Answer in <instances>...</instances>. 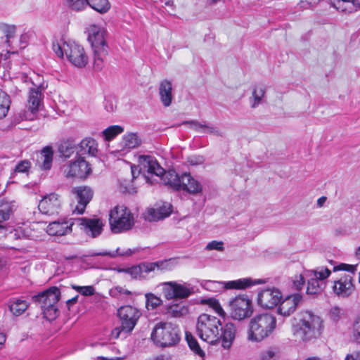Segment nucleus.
<instances>
[{
	"label": "nucleus",
	"mask_w": 360,
	"mask_h": 360,
	"mask_svg": "<svg viewBox=\"0 0 360 360\" xmlns=\"http://www.w3.org/2000/svg\"><path fill=\"white\" fill-rule=\"evenodd\" d=\"M196 330L198 336L210 345L219 342L225 349H229L236 338V328L232 323L222 326L220 320L207 314H202L198 318Z\"/></svg>",
	"instance_id": "nucleus-1"
},
{
	"label": "nucleus",
	"mask_w": 360,
	"mask_h": 360,
	"mask_svg": "<svg viewBox=\"0 0 360 360\" xmlns=\"http://www.w3.org/2000/svg\"><path fill=\"white\" fill-rule=\"evenodd\" d=\"M299 321L292 325L294 337L303 342L319 338L323 330L321 319L309 311H302Z\"/></svg>",
	"instance_id": "nucleus-2"
},
{
	"label": "nucleus",
	"mask_w": 360,
	"mask_h": 360,
	"mask_svg": "<svg viewBox=\"0 0 360 360\" xmlns=\"http://www.w3.org/2000/svg\"><path fill=\"white\" fill-rule=\"evenodd\" d=\"M276 328V319L270 313H261L250 319L247 331L248 340L259 342L269 337Z\"/></svg>",
	"instance_id": "nucleus-3"
},
{
	"label": "nucleus",
	"mask_w": 360,
	"mask_h": 360,
	"mask_svg": "<svg viewBox=\"0 0 360 360\" xmlns=\"http://www.w3.org/2000/svg\"><path fill=\"white\" fill-rule=\"evenodd\" d=\"M107 31L100 26L91 25L88 28V40L94 53V68L101 70L104 67L108 54V44L106 41Z\"/></svg>",
	"instance_id": "nucleus-4"
},
{
	"label": "nucleus",
	"mask_w": 360,
	"mask_h": 360,
	"mask_svg": "<svg viewBox=\"0 0 360 360\" xmlns=\"http://www.w3.org/2000/svg\"><path fill=\"white\" fill-rule=\"evenodd\" d=\"M139 162L147 170L148 173L160 177L165 185L169 186L175 190H181V176H179L174 170L166 172L154 157L140 155Z\"/></svg>",
	"instance_id": "nucleus-5"
},
{
	"label": "nucleus",
	"mask_w": 360,
	"mask_h": 360,
	"mask_svg": "<svg viewBox=\"0 0 360 360\" xmlns=\"http://www.w3.org/2000/svg\"><path fill=\"white\" fill-rule=\"evenodd\" d=\"M344 271L347 273L340 274V278L334 281L333 291L340 297H348L354 291V276L356 271V266L340 263L333 268V271Z\"/></svg>",
	"instance_id": "nucleus-6"
},
{
	"label": "nucleus",
	"mask_w": 360,
	"mask_h": 360,
	"mask_svg": "<svg viewBox=\"0 0 360 360\" xmlns=\"http://www.w3.org/2000/svg\"><path fill=\"white\" fill-rule=\"evenodd\" d=\"M52 49L59 58L66 56L69 61L76 67H85L88 63V57L84 48L75 42L53 41Z\"/></svg>",
	"instance_id": "nucleus-7"
},
{
	"label": "nucleus",
	"mask_w": 360,
	"mask_h": 360,
	"mask_svg": "<svg viewBox=\"0 0 360 360\" xmlns=\"http://www.w3.org/2000/svg\"><path fill=\"white\" fill-rule=\"evenodd\" d=\"M60 297V289L56 286H52L33 296L32 300L39 305L44 318L49 321H53L58 316L59 313L57 303Z\"/></svg>",
	"instance_id": "nucleus-8"
},
{
	"label": "nucleus",
	"mask_w": 360,
	"mask_h": 360,
	"mask_svg": "<svg viewBox=\"0 0 360 360\" xmlns=\"http://www.w3.org/2000/svg\"><path fill=\"white\" fill-rule=\"evenodd\" d=\"M151 339L161 347L172 346L180 340V330L177 325L172 323L159 322L151 333Z\"/></svg>",
	"instance_id": "nucleus-9"
},
{
	"label": "nucleus",
	"mask_w": 360,
	"mask_h": 360,
	"mask_svg": "<svg viewBox=\"0 0 360 360\" xmlns=\"http://www.w3.org/2000/svg\"><path fill=\"white\" fill-rule=\"evenodd\" d=\"M117 315L121 320V326L112 330L111 336L115 339L125 338L133 330L141 313L136 308L127 305L117 310Z\"/></svg>",
	"instance_id": "nucleus-10"
},
{
	"label": "nucleus",
	"mask_w": 360,
	"mask_h": 360,
	"mask_svg": "<svg viewBox=\"0 0 360 360\" xmlns=\"http://www.w3.org/2000/svg\"><path fill=\"white\" fill-rule=\"evenodd\" d=\"M109 224L113 233H120L132 229L135 219L134 214L125 206H115L110 212Z\"/></svg>",
	"instance_id": "nucleus-11"
},
{
	"label": "nucleus",
	"mask_w": 360,
	"mask_h": 360,
	"mask_svg": "<svg viewBox=\"0 0 360 360\" xmlns=\"http://www.w3.org/2000/svg\"><path fill=\"white\" fill-rule=\"evenodd\" d=\"M62 172L67 179H85L91 172L90 165L83 157L75 156L62 166Z\"/></svg>",
	"instance_id": "nucleus-12"
},
{
	"label": "nucleus",
	"mask_w": 360,
	"mask_h": 360,
	"mask_svg": "<svg viewBox=\"0 0 360 360\" xmlns=\"http://www.w3.org/2000/svg\"><path fill=\"white\" fill-rule=\"evenodd\" d=\"M164 297L168 300L186 299L193 293V288L190 283L176 281L163 282L160 284Z\"/></svg>",
	"instance_id": "nucleus-13"
},
{
	"label": "nucleus",
	"mask_w": 360,
	"mask_h": 360,
	"mask_svg": "<svg viewBox=\"0 0 360 360\" xmlns=\"http://www.w3.org/2000/svg\"><path fill=\"white\" fill-rule=\"evenodd\" d=\"M231 316L233 319L243 320L250 317L252 312V302L247 295H239L229 302Z\"/></svg>",
	"instance_id": "nucleus-14"
},
{
	"label": "nucleus",
	"mask_w": 360,
	"mask_h": 360,
	"mask_svg": "<svg viewBox=\"0 0 360 360\" xmlns=\"http://www.w3.org/2000/svg\"><path fill=\"white\" fill-rule=\"evenodd\" d=\"M43 88L41 86H35L34 88H31L29 91L28 101H27V108L30 111L29 116H27L25 112L22 116V119L25 120H33L34 113H36L39 109L40 105L42 103L43 101V94H42Z\"/></svg>",
	"instance_id": "nucleus-15"
},
{
	"label": "nucleus",
	"mask_w": 360,
	"mask_h": 360,
	"mask_svg": "<svg viewBox=\"0 0 360 360\" xmlns=\"http://www.w3.org/2000/svg\"><path fill=\"white\" fill-rule=\"evenodd\" d=\"M72 193L75 195L77 200V205L74 212H77V214H83L87 204L93 197L92 189L86 186H77L72 189Z\"/></svg>",
	"instance_id": "nucleus-16"
},
{
	"label": "nucleus",
	"mask_w": 360,
	"mask_h": 360,
	"mask_svg": "<svg viewBox=\"0 0 360 360\" xmlns=\"http://www.w3.org/2000/svg\"><path fill=\"white\" fill-rule=\"evenodd\" d=\"M259 283V281H253L251 278H248L228 282L206 281L203 285V287L209 290H212V288L216 285H224V287L226 289H245Z\"/></svg>",
	"instance_id": "nucleus-17"
},
{
	"label": "nucleus",
	"mask_w": 360,
	"mask_h": 360,
	"mask_svg": "<svg viewBox=\"0 0 360 360\" xmlns=\"http://www.w3.org/2000/svg\"><path fill=\"white\" fill-rule=\"evenodd\" d=\"M281 293L276 289H264L259 292L257 298L258 304L265 309H271L281 300Z\"/></svg>",
	"instance_id": "nucleus-18"
},
{
	"label": "nucleus",
	"mask_w": 360,
	"mask_h": 360,
	"mask_svg": "<svg viewBox=\"0 0 360 360\" xmlns=\"http://www.w3.org/2000/svg\"><path fill=\"white\" fill-rule=\"evenodd\" d=\"M75 219H60L52 221L46 227V233L50 236H65L72 232Z\"/></svg>",
	"instance_id": "nucleus-19"
},
{
	"label": "nucleus",
	"mask_w": 360,
	"mask_h": 360,
	"mask_svg": "<svg viewBox=\"0 0 360 360\" xmlns=\"http://www.w3.org/2000/svg\"><path fill=\"white\" fill-rule=\"evenodd\" d=\"M75 221L80 226L81 229L93 238L97 237L102 232L103 224L100 219L79 218Z\"/></svg>",
	"instance_id": "nucleus-20"
},
{
	"label": "nucleus",
	"mask_w": 360,
	"mask_h": 360,
	"mask_svg": "<svg viewBox=\"0 0 360 360\" xmlns=\"http://www.w3.org/2000/svg\"><path fill=\"white\" fill-rule=\"evenodd\" d=\"M60 202L56 193H51L40 200L38 208L44 214L53 215L58 212Z\"/></svg>",
	"instance_id": "nucleus-21"
},
{
	"label": "nucleus",
	"mask_w": 360,
	"mask_h": 360,
	"mask_svg": "<svg viewBox=\"0 0 360 360\" xmlns=\"http://www.w3.org/2000/svg\"><path fill=\"white\" fill-rule=\"evenodd\" d=\"M301 300L302 296L297 293L287 297L280 303L278 308V312L284 316H290L295 311Z\"/></svg>",
	"instance_id": "nucleus-22"
},
{
	"label": "nucleus",
	"mask_w": 360,
	"mask_h": 360,
	"mask_svg": "<svg viewBox=\"0 0 360 360\" xmlns=\"http://www.w3.org/2000/svg\"><path fill=\"white\" fill-rule=\"evenodd\" d=\"M182 124L188 125L189 127L197 132L210 134L217 136H222V132L216 126L207 124L206 122H200L196 120L184 121Z\"/></svg>",
	"instance_id": "nucleus-23"
},
{
	"label": "nucleus",
	"mask_w": 360,
	"mask_h": 360,
	"mask_svg": "<svg viewBox=\"0 0 360 360\" xmlns=\"http://www.w3.org/2000/svg\"><path fill=\"white\" fill-rule=\"evenodd\" d=\"M77 146V156L79 157H82L86 154L96 156L98 152V144L92 138H85Z\"/></svg>",
	"instance_id": "nucleus-24"
},
{
	"label": "nucleus",
	"mask_w": 360,
	"mask_h": 360,
	"mask_svg": "<svg viewBox=\"0 0 360 360\" xmlns=\"http://www.w3.org/2000/svg\"><path fill=\"white\" fill-rule=\"evenodd\" d=\"M129 274L131 278L135 279H145L148 274L151 273L150 262H143L138 265L122 270Z\"/></svg>",
	"instance_id": "nucleus-25"
},
{
	"label": "nucleus",
	"mask_w": 360,
	"mask_h": 360,
	"mask_svg": "<svg viewBox=\"0 0 360 360\" xmlns=\"http://www.w3.org/2000/svg\"><path fill=\"white\" fill-rule=\"evenodd\" d=\"M159 96L160 101L165 107L172 104L173 100L172 84L167 79H163L159 85Z\"/></svg>",
	"instance_id": "nucleus-26"
},
{
	"label": "nucleus",
	"mask_w": 360,
	"mask_h": 360,
	"mask_svg": "<svg viewBox=\"0 0 360 360\" xmlns=\"http://www.w3.org/2000/svg\"><path fill=\"white\" fill-rule=\"evenodd\" d=\"M328 2L337 11L345 13L354 12L359 7V4L356 0H329Z\"/></svg>",
	"instance_id": "nucleus-27"
},
{
	"label": "nucleus",
	"mask_w": 360,
	"mask_h": 360,
	"mask_svg": "<svg viewBox=\"0 0 360 360\" xmlns=\"http://www.w3.org/2000/svg\"><path fill=\"white\" fill-rule=\"evenodd\" d=\"M181 189L190 193L197 194L201 193L202 186L190 174L184 173L181 175Z\"/></svg>",
	"instance_id": "nucleus-28"
},
{
	"label": "nucleus",
	"mask_w": 360,
	"mask_h": 360,
	"mask_svg": "<svg viewBox=\"0 0 360 360\" xmlns=\"http://www.w3.org/2000/svg\"><path fill=\"white\" fill-rule=\"evenodd\" d=\"M53 150L51 146L44 147L37 158V162L39 167L44 170H49L52 167Z\"/></svg>",
	"instance_id": "nucleus-29"
},
{
	"label": "nucleus",
	"mask_w": 360,
	"mask_h": 360,
	"mask_svg": "<svg viewBox=\"0 0 360 360\" xmlns=\"http://www.w3.org/2000/svg\"><path fill=\"white\" fill-rule=\"evenodd\" d=\"M178 265L177 258H169L167 259L158 260L150 262L151 272L155 270L160 271H167L173 270Z\"/></svg>",
	"instance_id": "nucleus-30"
},
{
	"label": "nucleus",
	"mask_w": 360,
	"mask_h": 360,
	"mask_svg": "<svg viewBox=\"0 0 360 360\" xmlns=\"http://www.w3.org/2000/svg\"><path fill=\"white\" fill-rule=\"evenodd\" d=\"M28 303L26 300L20 298H11L8 302L10 311L16 316L22 314L27 309Z\"/></svg>",
	"instance_id": "nucleus-31"
},
{
	"label": "nucleus",
	"mask_w": 360,
	"mask_h": 360,
	"mask_svg": "<svg viewBox=\"0 0 360 360\" xmlns=\"http://www.w3.org/2000/svg\"><path fill=\"white\" fill-rule=\"evenodd\" d=\"M171 212V205L160 207L158 209H150L146 219L148 221H158L168 217Z\"/></svg>",
	"instance_id": "nucleus-32"
},
{
	"label": "nucleus",
	"mask_w": 360,
	"mask_h": 360,
	"mask_svg": "<svg viewBox=\"0 0 360 360\" xmlns=\"http://www.w3.org/2000/svg\"><path fill=\"white\" fill-rule=\"evenodd\" d=\"M77 143L73 139L63 141L58 147V152L63 158H69L75 153H77Z\"/></svg>",
	"instance_id": "nucleus-33"
},
{
	"label": "nucleus",
	"mask_w": 360,
	"mask_h": 360,
	"mask_svg": "<svg viewBox=\"0 0 360 360\" xmlns=\"http://www.w3.org/2000/svg\"><path fill=\"white\" fill-rule=\"evenodd\" d=\"M305 276L307 281V294L315 295L323 290L326 287L325 281H321L316 278H313L311 276Z\"/></svg>",
	"instance_id": "nucleus-34"
},
{
	"label": "nucleus",
	"mask_w": 360,
	"mask_h": 360,
	"mask_svg": "<svg viewBox=\"0 0 360 360\" xmlns=\"http://www.w3.org/2000/svg\"><path fill=\"white\" fill-rule=\"evenodd\" d=\"M141 140L136 133H129L123 136L122 146L126 149H133L139 146Z\"/></svg>",
	"instance_id": "nucleus-35"
},
{
	"label": "nucleus",
	"mask_w": 360,
	"mask_h": 360,
	"mask_svg": "<svg viewBox=\"0 0 360 360\" xmlns=\"http://www.w3.org/2000/svg\"><path fill=\"white\" fill-rule=\"evenodd\" d=\"M330 274L331 270L325 266H318L315 269L305 271V276L316 278L323 281H325Z\"/></svg>",
	"instance_id": "nucleus-36"
},
{
	"label": "nucleus",
	"mask_w": 360,
	"mask_h": 360,
	"mask_svg": "<svg viewBox=\"0 0 360 360\" xmlns=\"http://www.w3.org/2000/svg\"><path fill=\"white\" fill-rule=\"evenodd\" d=\"M166 313L172 317H181L188 313V308L183 304H174L167 307Z\"/></svg>",
	"instance_id": "nucleus-37"
},
{
	"label": "nucleus",
	"mask_w": 360,
	"mask_h": 360,
	"mask_svg": "<svg viewBox=\"0 0 360 360\" xmlns=\"http://www.w3.org/2000/svg\"><path fill=\"white\" fill-rule=\"evenodd\" d=\"M265 94V90L262 86H255L252 90V96L250 98L252 108H256L262 103Z\"/></svg>",
	"instance_id": "nucleus-38"
},
{
	"label": "nucleus",
	"mask_w": 360,
	"mask_h": 360,
	"mask_svg": "<svg viewBox=\"0 0 360 360\" xmlns=\"http://www.w3.org/2000/svg\"><path fill=\"white\" fill-rule=\"evenodd\" d=\"M100 13H105L110 8L108 0H88V5Z\"/></svg>",
	"instance_id": "nucleus-39"
},
{
	"label": "nucleus",
	"mask_w": 360,
	"mask_h": 360,
	"mask_svg": "<svg viewBox=\"0 0 360 360\" xmlns=\"http://www.w3.org/2000/svg\"><path fill=\"white\" fill-rule=\"evenodd\" d=\"M136 251H138V250H136V249H134V250L128 249L127 250H126V252H120V248H117L115 252H108V251L93 252L90 253L89 255L91 256V257H94V256H108V257H110L111 258H114L117 255L129 256V255H132L133 253L136 252Z\"/></svg>",
	"instance_id": "nucleus-40"
},
{
	"label": "nucleus",
	"mask_w": 360,
	"mask_h": 360,
	"mask_svg": "<svg viewBox=\"0 0 360 360\" xmlns=\"http://www.w3.org/2000/svg\"><path fill=\"white\" fill-rule=\"evenodd\" d=\"M11 105L9 96L0 89V119L5 117L8 113Z\"/></svg>",
	"instance_id": "nucleus-41"
},
{
	"label": "nucleus",
	"mask_w": 360,
	"mask_h": 360,
	"mask_svg": "<svg viewBox=\"0 0 360 360\" xmlns=\"http://www.w3.org/2000/svg\"><path fill=\"white\" fill-rule=\"evenodd\" d=\"M14 210V205L12 202H3L0 205V223L10 219Z\"/></svg>",
	"instance_id": "nucleus-42"
},
{
	"label": "nucleus",
	"mask_w": 360,
	"mask_h": 360,
	"mask_svg": "<svg viewBox=\"0 0 360 360\" xmlns=\"http://www.w3.org/2000/svg\"><path fill=\"white\" fill-rule=\"evenodd\" d=\"M186 340L190 349L197 355L200 357L205 356L204 351L200 347L197 340L191 334L186 333Z\"/></svg>",
	"instance_id": "nucleus-43"
},
{
	"label": "nucleus",
	"mask_w": 360,
	"mask_h": 360,
	"mask_svg": "<svg viewBox=\"0 0 360 360\" xmlns=\"http://www.w3.org/2000/svg\"><path fill=\"white\" fill-rule=\"evenodd\" d=\"M123 131L124 128L122 127L120 125H112L103 130V135L105 140L110 141Z\"/></svg>",
	"instance_id": "nucleus-44"
},
{
	"label": "nucleus",
	"mask_w": 360,
	"mask_h": 360,
	"mask_svg": "<svg viewBox=\"0 0 360 360\" xmlns=\"http://www.w3.org/2000/svg\"><path fill=\"white\" fill-rule=\"evenodd\" d=\"M145 297L146 299V306L148 309H155L162 303L160 297L153 293H146Z\"/></svg>",
	"instance_id": "nucleus-45"
},
{
	"label": "nucleus",
	"mask_w": 360,
	"mask_h": 360,
	"mask_svg": "<svg viewBox=\"0 0 360 360\" xmlns=\"http://www.w3.org/2000/svg\"><path fill=\"white\" fill-rule=\"evenodd\" d=\"M68 8L75 11L84 10L88 5V0H66Z\"/></svg>",
	"instance_id": "nucleus-46"
},
{
	"label": "nucleus",
	"mask_w": 360,
	"mask_h": 360,
	"mask_svg": "<svg viewBox=\"0 0 360 360\" xmlns=\"http://www.w3.org/2000/svg\"><path fill=\"white\" fill-rule=\"evenodd\" d=\"M0 29L6 37V42L8 44L10 39L13 38L15 33L16 27L15 25H9L7 24H2L0 25Z\"/></svg>",
	"instance_id": "nucleus-47"
},
{
	"label": "nucleus",
	"mask_w": 360,
	"mask_h": 360,
	"mask_svg": "<svg viewBox=\"0 0 360 360\" xmlns=\"http://www.w3.org/2000/svg\"><path fill=\"white\" fill-rule=\"evenodd\" d=\"M110 295L112 297L120 299L125 295H131V292L121 286H117L110 290Z\"/></svg>",
	"instance_id": "nucleus-48"
},
{
	"label": "nucleus",
	"mask_w": 360,
	"mask_h": 360,
	"mask_svg": "<svg viewBox=\"0 0 360 360\" xmlns=\"http://www.w3.org/2000/svg\"><path fill=\"white\" fill-rule=\"evenodd\" d=\"M73 288L84 296H91L95 293V289L92 285L73 286Z\"/></svg>",
	"instance_id": "nucleus-49"
},
{
	"label": "nucleus",
	"mask_w": 360,
	"mask_h": 360,
	"mask_svg": "<svg viewBox=\"0 0 360 360\" xmlns=\"http://www.w3.org/2000/svg\"><path fill=\"white\" fill-rule=\"evenodd\" d=\"M306 280L304 271L303 275L300 274L295 277V279L293 281L292 287L297 290H300L304 286Z\"/></svg>",
	"instance_id": "nucleus-50"
},
{
	"label": "nucleus",
	"mask_w": 360,
	"mask_h": 360,
	"mask_svg": "<svg viewBox=\"0 0 360 360\" xmlns=\"http://www.w3.org/2000/svg\"><path fill=\"white\" fill-rule=\"evenodd\" d=\"M30 162L27 160L20 161L15 167L14 172L25 173L30 168Z\"/></svg>",
	"instance_id": "nucleus-51"
},
{
	"label": "nucleus",
	"mask_w": 360,
	"mask_h": 360,
	"mask_svg": "<svg viewBox=\"0 0 360 360\" xmlns=\"http://www.w3.org/2000/svg\"><path fill=\"white\" fill-rule=\"evenodd\" d=\"M353 337L356 342L360 343V316H359L354 323Z\"/></svg>",
	"instance_id": "nucleus-52"
},
{
	"label": "nucleus",
	"mask_w": 360,
	"mask_h": 360,
	"mask_svg": "<svg viewBox=\"0 0 360 360\" xmlns=\"http://www.w3.org/2000/svg\"><path fill=\"white\" fill-rule=\"evenodd\" d=\"M210 304L215 311V312L218 314L219 316H224L225 315V313L218 300L215 299H211L210 300Z\"/></svg>",
	"instance_id": "nucleus-53"
},
{
	"label": "nucleus",
	"mask_w": 360,
	"mask_h": 360,
	"mask_svg": "<svg viewBox=\"0 0 360 360\" xmlns=\"http://www.w3.org/2000/svg\"><path fill=\"white\" fill-rule=\"evenodd\" d=\"M224 249V243L221 241L213 240L209 243L206 246V250H223Z\"/></svg>",
	"instance_id": "nucleus-54"
},
{
	"label": "nucleus",
	"mask_w": 360,
	"mask_h": 360,
	"mask_svg": "<svg viewBox=\"0 0 360 360\" xmlns=\"http://www.w3.org/2000/svg\"><path fill=\"white\" fill-rule=\"evenodd\" d=\"M345 360H360V350H354L347 354Z\"/></svg>",
	"instance_id": "nucleus-55"
},
{
	"label": "nucleus",
	"mask_w": 360,
	"mask_h": 360,
	"mask_svg": "<svg viewBox=\"0 0 360 360\" xmlns=\"http://www.w3.org/2000/svg\"><path fill=\"white\" fill-rule=\"evenodd\" d=\"M105 110L109 112H112L115 110L116 108V106L114 105L112 101L111 100H105Z\"/></svg>",
	"instance_id": "nucleus-56"
},
{
	"label": "nucleus",
	"mask_w": 360,
	"mask_h": 360,
	"mask_svg": "<svg viewBox=\"0 0 360 360\" xmlns=\"http://www.w3.org/2000/svg\"><path fill=\"white\" fill-rule=\"evenodd\" d=\"M202 161H203V160H202V157H198V158L193 157V158H191L188 160L190 164L193 165L200 164L202 162Z\"/></svg>",
	"instance_id": "nucleus-57"
},
{
	"label": "nucleus",
	"mask_w": 360,
	"mask_h": 360,
	"mask_svg": "<svg viewBox=\"0 0 360 360\" xmlns=\"http://www.w3.org/2000/svg\"><path fill=\"white\" fill-rule=\"evenodd\" d=\"M327 200V198L326 196H321L317 200V206L319 207H321L323 206L324 203L326 202Z\"/></svg>",
	"instance_id": "nucleus-58"
},
{
	"label": "nucleus",
	"mask_w": 360,
	"mask_h": 360,
	"mask_svg": "<svg viewBox=\"0 0 360 360\" xmlns=\"http://www.w3.org/2000/svg\"><path fill=\"white\" fill-rule=\"evenodd\" d=\"M6 335L3 333H0V349L2 348L3 345H4L6 342Z\"/></svg>",
	"instance_id": "nucleus-59"
},
{
	"label": "nucleus",
	"mask_w": 360,
	"mask_h": 360,
	"mask_svg": "<svg viewBox=\"0 0 360 360\" xmlns=\"http://www.w3.org/2000/svg\"><path fill=\"white\" fill-rule=\"evenodd\" d=\"M78 296H75V297L70 299L67 301L68 304H75L77 302Z\"/></svg>",
	"instance_id": "nucleus-60"
},
{
	"label": "nucleus",
	"mask_w": 360,
	"mask_h": 360,
	"mask_svg": "<svg viewBox=\"0 0 360 360\" xmlns=\"http://www.w3.org/2000/svg\"><path fill=\"white\" fill-rule=\"evenodd\" d=\"M27 38H28V36L27 34H22L20 36V42L22 44H26Z\"/></svg>",
	"instance_id": "nucleus-61"
},
{
	"label": "nucleus",
	"mask_w": 360,
	"mask_h": 360,
	"mask_svg": "<svg viewBox=\"0 0 360 360\" xmlns=\"http://www.w3.org/2000/svg\"><path fill=\"white\" fill-rule=\"evenodd\" d=\"M173 4H174V2L172 0H169V1L165 2V5L168 6H172Z\"/></svg>",
	"instance_id": "nucleus-62"
},
{
	"label": "nucleus",
	"mask_w": 360,
	"mask_h": 360,
	"mask_svg": "<svg viewBox=\"0 0 360 360\" xmlns=\"http://www.w3.org/2000/svg\"><path fill=\"white\" fill-rule=\"evenodd\" d=\"M356 255L359 259H360V247H359L358 249L356 250Z\"/></svg>",
	"instance_id": "nucleus-63"
},
{
	"label": "nucleus",
	"mask_w": 360,
	"mask_h": 360,
	"mask_svg": "<svg viewBox=\"0 0 360 360\" xmlns=\"http://www.w3.org/2000/svg\"><path fill=\"white\" fill-rule=\"evenodd\" d=\"M306 360H321V359L317 358V357H310V358H308Z\"/></svg>",
	"instance_id": "nucleus-64"
}]
</instances>
